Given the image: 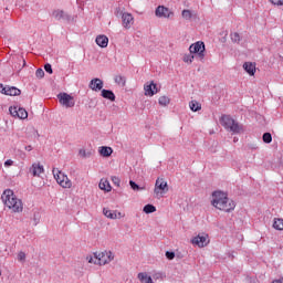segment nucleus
I'll return each mask as SVG.
<instances>
[{
    "label": "nucleus",
    "mask_w": 283,
    "mask_h": 283,
    "mask_svg": "<svg viewBox=\"0 0 283 283\" xmlns=\"http://www.w3.org/2000/svg\"><path fill=\"white\" fill-rule=\"evenodd\" d=\"M211 205L214 207V209H219V211H226V213H229L235 209V202L229 199L226 192L220 190L212 192Z\"/></svg>",
    "instance_id": "1"
},
{
    "label": "nucleus",
    "mask_w": 283,
    "mask_h": 283,
    "mask_svg": "<svg viewBox=\"0 0 283 283\" xmlns=\"http://www.w3.org/2000/svg\"><path fill=\"white\" fill-rule=\"evenodd\" d=\"M1 200L3 205H6L8 209H11L13 213L23 212V201L17 198V195H14V191H12L11 189H7L3 191Z\"/></svg>",
    "instance_id": "2"
},
{
    "label": "nucleus",
    "mask_w": 283,
    "mask_h": 283,
    "mask_svg": "<svg viewBox=\"0 0 283 283\" xmlns=\"http://www.w3.org/2000/svg\"><path fill=\"white\" fill-rule=\"evenodd\" d=\"M88 264H98L99 266H105L114 260V253L112 251L96 252L94 255L86 256Z\"/></svg>",
    "instance_id": "3"
},
{
    "label": "nucleus",
    "mask_w": 283,
    "mask_h": 283,
    "mask_svg": "<svg viewBox=\"0 0 283 283\" xmlns=\"http://www.w3.org/2000/svg\"><path fill=\"white\" fill-rule=\"evenodd\" d=\"M221 125H223L224 128L228 132H231L232 134H242V132H244L242 125H240L238 122H235V119H233L229 115H223L221 117Z\"/></svg>",
    "instance_id": "4"
},
{
    "label": "nucleus",
    "mask_w": 283,
    "mask_h": 283,
    "mask_svg": "<svg viewBox=\"0 0 283 283\" xmlns=\"http://www.w3.org/2000/svg\"><path fill=\"white\" fill-rule=\"evenodd\" d=\"M169 191V185L167 184V180L165 178H157L155 182L154 188V196L157 198V200H160V198L165 197V193Z\"/></svg>",
    "instance_id": "5"
},
{
    "label": "nucleus",
    "mask_w": 283,
    "mask_h": 283,
    "mask_svg": "<svg viewBox=\"0 0 283 283\" xmlns=\"http://www.w3.org/2000/svg\"><path fill=\"white\" fill-rule=\"evenodd\" d=\"M53 176L60 187H63V189H71L72 188V180L66 177L65 174L61 172V170L54 168L53 169Z\"/></svg>",
    "instance_id": "6"
},
{
    "label": "nucleus",
    "mask_w": 283,
    "mask_h": 283,
    "mask_svg": "<svg viewBox=\"0 0 283 283\" xmlns=\"http://www.w3.org/2000/svg\"><path fill=\"white\" fill-rule=\"evenodd\" d=\"M57 99L60 105H62V107H65L66 109H70L76 105V102L74 101V96L67 93L57 94Z\"/></svg>",
    "instance_id": "7"
},
{
    "label": "nucleus",
    "mask_w": 283,
    "mask_h": 283,
    "mask_svg": "<svg viewBox=\"0 0 283 283\" xmlns=\"http://www.w3.org/2000/svg\"><path fill=\"white\" fill-rule=\"evenodd\" d=\"M190 54H197L198 59H205V42L198 41L189 46Z\"/></svg>",
    "instance_id": "8"
},
{
    "label": "nucleus",
    "mask_w": 283,
    "mask_h": 283,
    "mask_svg": "<svg viewBox=\"0 0 283 283\" xmlns=\"http://www.w3.org/2000/svg\"><path fill=\"white\" fill-rule=\"evenodd\" d=\"M191 244L199 247V249H205L209 244V234H198L191 239Z\"/></svg>",
    "instance_id": "9"
},
{
    "label": "nucleus",
    "mask_w": 283,
    "mask_h": 283,
    "mask_svg": "<svg viewBox=\"0 0 283 283\" xmlns=\"http://www.w3.org/2000/svg\"><path fill=\"white\" fill-rule=\"evenodd\" d=\"M155 14L158 17V19H171V17H174V12L165 6L157 7Z\"/></svg>",
    "instance_id": "10"
},
{
    "label": "nucleus",
    "mask_w": 283,
    "mask_h": 283,
    "mask_svg": "<svg viewBox=\"0 0 283 283\" xmlns=\"http://www.w3.org/2000/svg\"><path fill=\"white\" fill-rule=\"evenodd\" d=\"M9 112L13 118H20L21 120H25L28 118V111L18 106H11Z\"/></svg>",
    "instance_id": "11"
},
{
    "label": "nucleus",
    "mask_w": 283,
    "mask_h": 283,
    "mask_svg": "<svg viewBox=\"0 0 283 283\" xmlns=\"http://www.w3.org/2000/svg\"><path fill=\"white\" fill-rule=\"evenodd\" d=\"M103 214L105 216V218H108L109 220H120V218H125V213L118 212L116 210H109V208H104Z\"/></svg>",
    "instance_id": "12"
},
{
    "label": "nucleus",
    "mask_w": 283,
    "mask_h": 283,
    "mask_svg": "<svg viewBox=\"0 0 283 283\" xmlns=\"http://www.w3.org/2000/svg\"><path fill=\"white\" fill-rule=\"evenodd\" d=\"M122 14V23H123V28H125V30H129V28H132V25H134V15H132V13H120Z\"/></svg>",
    "instance_id": "13"
},
{
    "label": "nucleus",
    "mask_w": 283,
    "mask_h": 283,
    "mask_svg": "<svg viewBox=\"0 0 283 283\" xmlns=\"http://www.w3.org/2000/svg\"><path fill=\"white\" fill-rule=\"evenodd\" d=\"M145 96H154V94H158V87L154 82L146 83L144 85Z\"/></svg>",
    "instance_id": "14"
},
{
    "label": "nucleus",
    "mask_w": 283,
    "mask_h": 283,
    "mask_svg": "<svg viewBox=\"0 0 283 283\" xmlns=\"http://www.w3.org/2000/svg\"><path fill=\"white\" fill-rule=\"evenodd\" d=\"M88 87H90V90H93V92H101V90H103V80H101V78H93L90 82Z\"/></svg>",
    "instance_id": "15"
},
{
    "label": "nucleus",
    "mask_w": 283,
    "mask_h": 283,
    "mask_svg": "<svg viewBox=\"0 0 283 283\" xmlns=\"http://www.w3.org/2000/svg\"><path fill=\"white\" fill-rule=\"evenodd\" d=\"M95 43L99 48H107V45L109 44V38H107V35H97L95 39Z\"/></svg>",
    "instance_id": "16"
},
{
    "label": "nucleus",
    "mask_w": 283,
    "mask_h": 283,
    "mask_svg": "<svg viewBox=\"0 0 283 283\" xmlns=\"http://www.w3.org/2000/svg\"><path fill=\"white\" fill-rule=\"evenodd\" d=\"M44 168L41 164H33L30 168V174H32V176H41V174H43Z\"/></svg>",
    "instance_id": "17"
},
{
    "label": "nucleus",
    "mask_w": 283,
    "mask_h": 283,
    "mask_svg": "<svg viewBox=\"0 0 283 283\" xmlns=\"http://www.w3.org/2000/svg\"><path fill=\"white\" fill-rule=\"evenodd\" d=\"M98 154L102 155L103 158H109V156L114 154V149H112V147L108 146H101L98 148Z\"/></svg>",
    "instance_id": "18"
},
{
    "label": "nucleus",
    "mask_w": 283,
    "mask_h": 283,
    "mask_svg": "<svg viewBox=\"0 0 283 283\" xmlns=\"http://www.w3.org/2000/svg\"><path fill=\"white\" fill-rule=\"evenodd\" d=\"M243 70H245V72H248V74H250V76L255 75V64H253L251 62H245L243 64Z\"/></svg>",
    "instance_id": "19"
},
{
    "label": "nucleus",
    "mask_w": 283,
    "mask_h": 283,
    "mask_svg": "<svg viewBox=\"0 0 283 283\" xmlns=\"http://www.w3.org/2000/svg\"><path fill=\"white\" fill-rule=\"evenodd\" d=\"M6 96H20L21 90L14 87V86H7V93H4Z\"/></svg>",
    "instance_id": "20"
},
{
    "label": "nucleus",
    "mask_w": 283,
    "mask_h": 283,
    "mask_svg": "<svg viewBox=\"0 0 283 283\" xmlns=\"http://www.w3.org/2000/svg\"><path fill=\"white\" fill-rule=\"evenodd\" d=\"M98 187L102 189V191H112V186L107 179H101Z\"/></svg>",
    "instance_id": "21"
},
{
    "label": "nucleus",
    "mask_w": 283,
    "mask_h": 283,
    "mask_svg": "<svg viewBox=\"0 0 283 283\" xmlns=\"http://www.w3.org/2000/svg\"><path fill=\"white\" fill-rule=\"evenodd\" d=\"M102 96L103 98H107V101H116V95H114V92L109 90H102Z\"/></svg>",
    "instance_id": "22"
},
{
    "label": "nucleus",
    "mask_w": 283,
    "mask_h": 283,
    "mask_svg": "<svg viewBox=\"0 0 283 283\" xmlns=\"http://www.w3.org/2000/svg\"><path fill=\"white\" fill-rule=\"evenodd\" d=\"M53 19H56V21H61V19H65L67 14H65V11L63 10H55L52 12Z\"/></svg>",
    "instance_id": "23"
},
{
    "label": "nucleus",
    "mask_w": 283,
    "mask_h": 283,
    "mask_svg": "<svg viewBox=\"0 0 283 283\" xmlns=\"http://www.w3.org/2000/svg\"><path fill=\"white\" fill-rule=\"evenodd\" d=\"M273 229H275L276 231H283V219L282 218H274Z\"/></svg>",
    "instance_id": "24"
},
{
    "label": "nucleus",
    "mask_w": 283,
    "mask_h": 283,
    "mask_svg": "<svg viewBox=\"0 0 283 283\" xmlns=\"http://www.w3.org/2000/svg\"><path fill=\"white\" fill-rule=\"evenodd\" d=\"M189 107L191 112H200V109H202V104H200L198 101H191L189 103Z\"/></svg>",
    "instance_id": "25"
},
{
    "label": "nucleus",
    "mask_w": 283,
    "mask_h": 283,
    "mask_svg": "<svg viewBox=\"0 0 283 283\" xmlns=\"http://www.w3.org/2000/svg\"><path fill=\"white\" fill-rule=\"evenodd\" d=\"M92 154H93L92 150H87L85 148H81L78 150L80 158H91Z\"/></svg>",
    "instance_id": "26"
},
{
    "label": "nucleus",
    "mask_w": 283,
    "mask_h": 283,
    "mask_svg": "<svg viewBox=\"0 0 283 283\" xmlns=\"http://www.w3.org/2000/svg\"><path fill=\"white\" fill-rule=\"evenodd\" d=\"M181 17L182 19H185L186 21H190V19L193 18V12H191V10L185 9L181 12Z\"/></svg>",
    "instance_id": "27"
},
{
    "label": "nucleus",
    "mask_w": 283,
    "mask_h": 283,
    "mask_svg": "<svg viewBox=\"0 0 283 283\" xmlns=\"http://www.w3.org/2000/svg\"><path fill=\"white\" fill-rule=\"evenodd\" d=\"M149 277H151V276L147 275V272H140L137 274V279L139 280V282L147 283V282H149Z\"/></svg>",
    "instance_id": "28"
},
{
    "label": "nucleus",
    "mask_w": 283,
    "mask_h": 283,
    "mask_svg": "<svg viewBox=\"0 0 283 283\" xmlns=\"http://www.w3.org/2000/svg\"><path fill=\"white\" fill-rule=\"evenodd\" d=\"M115 83H117V85H120L122 87H125L126 80L124 76L117 75L115 77Z\"/></svg>",
    "instance_id": "29"
},
{
    "label": "nucleus",
    "mask_w": 283,
    "mask_h": 283,
    "mask_svg": "<svg viewBox=\"0 0 283 283\" xmlns=\"http://www.w3.org/2000/svg\"><path fill=\"white\" fill-rule=\"evenodd\" d=\"M170 99L167 96H161L159 97V105H163L164 107H167L169 105Z\"/></svg>",
    "instance_id": "30"
},
{
    "label": "nucleus",
    "mask_w": 283,
    "mask_h": 283,
    "mask_svg": "<svg viewBox=\"0 0 283 283\" xmlns=\"http://www.w3.org/2000/svg\"><path fill=\"white\" fill-rule=\"evenodd\" d=\"M156 208L154 207V205H146L144 207V213H155Z\"/></svg>",
    "instance_id": "31"
},
{
    "label": "nucleus",
    "mask_w": 283,
    "mask_h": 283,
    "mask_svg": "<svg viewBox=\"0 0 283 283\" xmlns=\"http://www.w3.org/2000/svg\"><path fill=\"white\" fill-rule=\"evenodd\" d=\"M193 59H196V56H193V53L184 55L185 63H193Z\"/></svg>",
    "instance_id": "32"
},
{
    "label": "nucleus",
    "mask_w": 283,
    "mask_h": 283,
    "mask_svg": "<svg viewBox=\"0 0 283 283\" xmlns=\"http://www.w3.org/2000/svg\"><path fill=\"white\" fill-rule=\"evenodd\" d=\"M273 140V136H271V133L263 134V143L270 144Z\"/></svg>",
    "instance_id": "33"
},
{
    "label": "nucleus",
    "mask_w": 283,
    "mask_h": 283,
    "mask_svg": "<svg viewBox=\"0 0 283 283\" xmlns=\"http://www.w3.org/2000/svg\"><path fill=\"white\" fill-rule=\"evenodd\" d=\"M231 41L233 42V43H240V33H238V32H234V33H231Z\"/></svg>",
    "instance_id": "34"
},
{
    "label": "nucleus",
    "mask_w": 283,
    "mask_h": 283,
    "mask_svg": "<svg viewBox=\"0 0 283 283\" xmlns=\"http://www.w3.org/2000/svg\"><path fill=\"white\" fill-rule=\"evenodd\" d=\"M130 188L133 189V191H143V189L145 188H140V186H138L137 184H135L134 181H129Z\"/></svg>",
    "instance_id": "35"
},
{
    "label": "nucleus",
    "mask_w": 283,
    "mask_h": 283,
    "mask_svg": "<svg viewBox=\"0 0 283 283\" xmlns=\"http://www.w3.org/2000/svg\"><path fill=\"white\" fill-rule=\"evenodd\" d=\"M35 76L36 78H43V76H45V71H43V69H38L35 71Z\"/></svg>",
    "instance_id": "36"
},
{
    "label": "nucleus",
    "mask_w": 283,
    "mask_h": 283,
    "mask_svg": "<svg viewBox=\"0 0 283 283\" xmlns=\"http://www.w3.org/2000/svg\"><path fill=\"white\" fill-rule=\"evenodd\" d=\"M111 180L116 187H120V178H118L117 176H113L111 177Z\"/></svg>",
    "instance_id": "37"
},
{
    "label": "nucleus",
    "mask_w": 283,
    "mask_h": 283,
    "mask_svg": "<svg viewBox=\"0 0 283 283\" xmlns=\"http://www.w3.org/2000/svg\"><path fill=\"white\" fill-rule=\"evenodd\" d=\"M18 260H19V262H24V260H25V252H19L18 253Z\"/></svg>",
    "instance_id": "38"
},
{
    "label": "nucleus",
    "mask_w": 283,
    "mask_h": 283,
    "mask_svg": "<svg viewBox=\"0 0 283 283\" xmlns=\"http://www.w3.org/2000/svg\"><path fill=\"white\" fill-rule=\"evenodd\" d=\"M44 70H45V72H48V74H52L53 73L52 64H45Z\"/></svg>",
    "instance_id": "39"
},
{
    "label": "nucleus",
    "mask_w": 283,
    "mask_h": 283,
    "mask_svg": "<svg viewBox=\"0 0 283 283\" xmlns=\"http://www.w3.org/2000/svg\"><path fill=\"white\" fill-rule=\"evenodd\" d=\"M166 258H167L168 260H174V258H176V253L170 252V251H167V252H166Z\"/></svg>",
    "instance_id": "40"
},
{
    "label": "nucleus",
    "mask_w": 283,
    "mask_h": 283,
    "mask_svg": "<svg viewBox=\"0 0 283 283\" xmlns=\"http://www.w3.org/2000/svg\"><path fill=\"white\" fill-rule=\"evenodd\" d=\"M273 6H283V0H270Z\"/></svg>",
    "instance_id": "41"
},
{
    "label": "nucleus",
    "mask_w": 283,
    "mask_h": 283,
    "mask_svg": "<svg viewBox=\"0 0 283 283\" xmlns=\"http://www.w3.org/2000/svg\"><path fill=\"white\" fill-rule=\"evenodd\" d=\"M14 165V161L12 159H8L4 161V167H12Z\"/></svg>",
    "instance_id": "42"
},
{
    "label": "nucleus",
    "mask_w": 283,
    "mask_h": 283,
    "mask_svg": "<svg viewBox=\"0 0 283 283\" xmlns=\"http://www.w3.org/2000/svg\"><path fill=\"white\" fill-rule=\"evenodd\" d=\"M8 90V86H3V84H0V92L1 94H6Z\"/></svg>",
    "instance_id": "43"
},
{
    "label": "nucleus",
    "mask_w": 283,
    "mask_h": 283,
    "mask_svg": "<svg viewBox=\"0 0 283 283\" xmlns=\"http://www.w3.org/2000/svg\"><path fill=\"white\" fill-rule=\"evenodd\" d=\"M20 61H22V67H20V70H23V67H25V59L20 57Z\"/></svg>",
    "instance_id": "44"
},
{
    "label": "nucleus",
    "mask_w": 283,
    "mask_h": 283,
    "mask_svg": "<svg viewBox=\"0 0 283 283\" xmlns=\"http://www.w3.org/2000/svg\"><path fill=\"white\" fill-rule=\"evenodd\" d=\"M31 132H33V134H34L35 136H39V132H38L36 129L31 128Z\"/></svg>",
    "instance_id": "45"
},
{
    "label": "nucleus",
    "mask_w": 283,
    "mask_h": 283,
    "mask_svg": "<svg viewBox=\"0 0 283 283\" xmlns=\"http://www.w3.org/2000/svg\"><path fill=\"white\" fill-rule=\"evenodd\" d=\"M272 283H283V279L274 280Z\"/></svg>",
    "instance_id": "46"
},
{
    "label": "nucleus",
    "mask_w": 283,
    "mask_h": 283,
    "mask_svg": "<svg viewBox=\"0 0 283 283\" xmlns=\"http://www.w3.org/2000/svg\"><path fill=\"white\" fill-rule=\"evenodd\" d=\"M27 151H32V146H25Z\"/></svg>",
    "instance_id": "47"
},
{
    "label": "nucleus",
    "mask_w": 283,
    "mask_h": 283,
    "mask_svg": "<svg viewBox=\"0 0 283 283\" xmlns=\"http://www.w3.org/2000/svg\"><path fill=\"white\" fill-rule=\"evenodd\" d=\"M146 283H154V280L151 277H148V281Z\"/></svg>",
    "instance_id": "48"
}]
</instances>
